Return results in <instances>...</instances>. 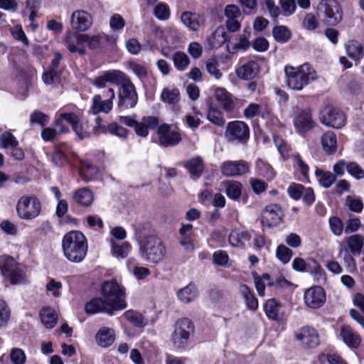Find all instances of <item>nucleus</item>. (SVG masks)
Segmentation results:
<instances>
[{
    "instance_id": "31",
    "label": "nucleus",
    "mask_w": 364,
    "mask_h": 364,
    "mask_svg": "<svg viewBox=\"0 0 364 364\" xmlns=\"http://www.w3.org/2000/svg\"><path fill=\"white\" fill-rule=\"evenodd\" d=\"M350 252L354 255H360L364 247V236L360 234L350 235L346 239Z\"/></svg>"
},
{
    "instance_id": "29",
    "label": "nucleus",
    "mask_w": 364,
    "mask_h": 364,
    "mask_svg": "<svg viewBox=\"0 0 364 364\" xmlns=\"http://www.w3.org/2000/svg\"><path fill=\"white\" fill-rule=\"evenodd\" d=\"M39 316L42 323L47 328H53L57 323L58 316L55 310L50 307H43L41 309Z\"/></svg>"
},
{
    "instance_id": "50",
    "label": "nucleus",
    "mask_w": 364,
    "mask_h": 364,
    "mask_svg": "<svg viewBox=\"0 0 364 364\" xmlns=\"http://www.w3.org/2000/svg\"><path fill=\"white\" fill-rule=\"evenodd\" d=\"M124 316L127 321L136 327H143L146 323L144 316L140 313L132 309L125 311Z\"/></svg>"
},
{
    "instance_id": "23",
    "label": "nucleus",
    "mask_w": 364,
    "mask_h": 364,
    "mask_svg": "<svg viewBox=\"0 0 364 364\" xmlns=\"http://www.w3.org/2000/svg\"><path fill=\"white\" fill-rule=\"evenodd\" d=\"M252 33V30L250 26L245 27L243 30V33L240 36L239 41L235 43L230 42L228 40L227 43V50L230 53H235L239 50H247L250 46V42L249 41Z\"/></svg>"
},
{
    "instance_id": "46",
    "label": "nucleus",
    "mask_w": 364,
    "mask_h": 364,
    "mask_svg": "<svg viewBox=\"0 0 364 364\" xmlns=\"http://www.w3.org/2000/svg\"><path fill=\"white\" fill-rule=\"evenodd\" d=\"M281 305L275 299H269L264 305V311L268 318L272 320H279V313Z\"/></svg>"
},
{
    "instance_id": "57",
    "label": "nucleus",
    "mask_w": 364,
    "mask_h": 364,
    "mask_svg": "<svg viewBox=\"0 0 364 364\" xmlns=\"http://www.w3.org/2000/svg\"><path fill=\"white\" fill-rule=\"evenodd\" d=\"M72 129L80 139L88 138L90 136L89 132H87L88 125L85 122H82L79 120Z\"/></svg>"
},
{
    "instance_id": "3",
    "label": "nucleus",
    "mask_w": 364,
    "mask_h": 364,
    "mask_svg": "<svg viewBox=\"0 0 364 364\" xmlns=\"http://www.w3.org/2000/svg\"><path fill=\"white\" fill-rule=\"evenodd\" d=\"M284 73L288 87L295 90H302L317 78L316 72L309 63L298 67L287 65Z\"/></svg>"
},
{
    "instance_id": "25",
    "label": "nucleus",
    "mask_w": 364,
    "mask_h": 364,
    "mask_svg": "<svg viewBox=\"0 0 364 364\" xmlns=\"http://www.w3.org/2000/svg\"><path fill=\"white\" fill-rule=\"evenodd\" d=\"M78 121V117L73 112L60 113L55 119V126L58 129L60 133H67L69 132V129L64 125L63 122H67L73 128Z\"/></svg>"
},
{
    "instance_id": "45",
    "label": "nucleus",
    "mask_w": 364,
    "mask_h": 364,
    "mask_svg": "<svg viewBox=\"0 0 364 364\" xmlns=\"http://www.w3.org/2000/svg\"><path fill=\"white\" fill-rule=\"evenodd\" d=\"M256 170L258 175L270 181L275 176V172L272 167L264 161L257 159L256 161Z\"/></svg>"
},
{
    "instance_id": "9",
    "label": "nucleus",
    "mask_w": 364,
    "mask_h": 364,
    "mask_svg": "<svg viewBox=\"0 0 364 364\" xmlns=\"http://www.w3.org/2000/svg\"><path fill=\"white\" fill-rule=\"evenodd\" d=\"M225 136L230 142L245 143L250 138L249 127L242 121L230 122L227 125Z\"/></svg>"
},
{
    "instance_id": "32",
    "label": "nucleus",
    "mask_w": 364,
    "mask_h": 364,
    "mask_svg": "<svg viewBox=\"0 0 364 364\" xmlns=\"http://www.w3.org/2000/svg\"><path fill=\"white\" fill-rule=\"evenodd\" d=\"M321 145L323 151L328 154H334L337 149L336 136L331 131L326 132L321 137Z\"/></svg>"
},
{
    "instance_id": "64",
    "label": "nucleus",
    "mask_w": 364,
    "mask_h": 364,
    "mask_svg": "<svg viewBox=\"0 0 364 364\" xmlns=\"http://www.w3.org/2000/svg\"><path fill=\"white\" fill-rule=\"evenodd\" d=\"M11 360L14 364H24L26 355L20 348H14L10 354Z\"/></svg>"
},
{
    "instance_id": "28",
    "label": "nucleus",
    "mask_w": 364,
    "mask_h": 364,
    "mask_svg": "<svg viewBox=\"0 0 364 364\" xmlns=\"http://www.w3.org/2000/svg\"><path fill=\"white\" fill-rule=\"evenodd\" d=\"M345 48L349 58L360 61L364 57V48L356 41H350L345 44Z\"/></svg>"
},
{
    "instance_id": "49",
    "label": "nucleus",
    "mask_w": 364,
    "mask_h": 364,
    "mask_svg": "<svg viewBox=\"0 0 364 364\" xmlns=\"http://www.w3.org/2000/svg\"><path fill=\"white\" fill-rule=\"evenodd\" d=\"M207 118L210 122L219 127H223L225 123L223 112L215 106L210 107Z\"/></svg>"
},
{
    "instance_id": "44",
    "label": "nucleus",
    "mask_w": 364,
    "mask_h": 364,
    "mask_svg": "<svg viewBox=\"0 0 364 364\" xmlns=\"http://www.w3.org/2000/svg\"><path fill=\"white\" fill-rule=\"evenodd\" d=\"M272 35L275 41L280 43H285L291 38V31L285 26H274Z\"/></svg>"
},
{
    "instance_id": "19",
    "label": "nucleus",
    "mask_w": 364,
    "mask_h": 364,
    "mask_svg": "<svg viewBox=\"0 0 364 364\" xmlns=\"http://www.w3.org/2000/svg\"><path fill=\"white\" fill-rule=\"evenodd\" d=\"M295 112L296 116L294 117V124L299 132L304 133L313 128L314 121L309 110L300 109L296 107H295Z\"/></svg>"
},
{
    "instance_id": "17",
    "label": "nucleus",
    "mask_w": 364,
    "mask_h": 364,
    "mask_svg": "<svg viewBox=\"0 0 364 364\" xmlns=\"http://www.w3.org/2000/svg\"><path fill=\"white\" fill-rule=\"evenodd\" d=\"M159 143L160 145L168 147L178 144L181 140V134L176 131H171L167 124H164L158 127Z\"/></svg>"
},
{
    "instance_id": "62",
    "label": "nucleus",
    "mask_w": 364,
    "mask_h": 364,
    "mask_svg": "<svg viewBox=\"0 0 364 364\" xmlns=\"http://www.w3.org/2000/svg\"><path fill=\"white\" fill-rule=\"evenodd\" d=\"M129 68L141 80L147 76L146 68L137 63L130 62Z\"/></svg>"
},
{
    "instance_id": "59",
    "label": "nucleus",
    "mask_w": 364,
    "mask_h": 364,
    "mask_svg": "<svg viewBox=\"0 0 364 364\" xmlns=\"http://www.w3.org/2000/svg\"><path fill=\"white\" fill-rule=\"evenodd\" d=\"M85 43L91 50L99 48L101 45L102 36L100 35L88 36L85 34Z\"/></svg>"
},
{
    "instance_id": "39",
    "label": "nucleus",
    "mask_w": 364,
    "mask_h": 364,
    "mask_svg": "<svg viewBox=\"0 0 364 364\" xmlns=\"http://www.w3.org/2000/svg\"><path fill=\"white\" fill-rule=\"evenodd\" d=\"M250 235L246 231L232 230L229 235V242L233 247H242L250 240Z\"/></svg>"
},
{
    "instance_id": "4",
    "label": "nucleus",
    "mask_w": 364,
    "mask_h": 364,
    "mask_svg": "<svg viewBox=\"0 0 364 364\" xmlns=\"http://www.w3.org/2000/svg\"><path fill=\"white\" fill-rule=\"evenodd\" d=\"M101 294L115 311L126 308L124 288L116 280L104 282L101 285Z\"/></svg>"
},
{
    "instance_id": "38",
    "label": "nucleus",
    "mask_w": 364,
    "mask_h": 364,
    "mask_svg": "<svg viewBox=\"0 0 364 364\" xmlns=\"http://www.w3.org/2000/svg\"><path fill=\"white\" fill-rule=\"evenodd\" d=\"M225 193L227 196L234 200L240 198L242 194V186L241 183L235 181H228L224 182Z\"/></svg>"
},
{
    "instance_id": "58",
    "label": "nucleus",
    "mask_w": 364,
    "mask_h": 364,
    "mask_svg": "<svg viewBox=\"0 0 364 364\" xmlns=\"http://www.w3.org/2000/svg\"><path fill=\"white\" fill-rule=\"evenodd\" d=\"M63 284L61 282H57L54 279H50L46 284V289L48 292H50L54 297L60 296V290L62 289Z\"/></svg>"
},
{
    "instance_id": "30",
    "label": "nucleus",
    "mask_w": 364,
    "mask_h": 364,
    "mask_svg": "<svg viewBox=\"0 0 364 364\" xmlns=\"http://www.w3.org/2000/svg\"><path fill=\"white\" fill-rule=\"evenodd\" d=\"M98 345L106 348L111 346L114 341V331L107 327L100 328L95 336Z\"/></svg>"
},
{
    "instance_id": "55",
    "label": "nucleus",
    "mask_w": 364,
    "mask_h": 364,
    "mask_svg": "<svg viewBox=\"0 0 364 364\" xmlns=\"http://www.w3.org/2000/svg\"><path fill=\"white\" fill-rule=\"evenodd\" d=\"M277 257L284 264H287L291 259L293 252L292 251L284 245H279L276 251Z\"/></svg>"
},
{
    "instance_id": "52",
    "label": "nucleus",
    "mask_w": 364,
    "mask_h": 364,
    "mask_svg": "<svg viewBox=\"0 0 364 364\" xmlns=\"http://www.w3.org/2000/svg\"><path fill=\"white\" fill-rule=\"evenodd\" d=\"M154 14L159 20L166 21L169 18L171 11L166 4L161 2L156 6Z\"/></svg>"
},
{
    "instance_id": "13",
    "label": "nucleus",
    "mask_w": 364,
    "mask_h": 364,
    "mask_svg": "<svg viewBox=\"0 0 364 364\" xmlns=\"http://www.w3.org/2000/svg\"><path fill=\"white\" fill-rule=\"evenodd\" d=\"M250 171V166L247 161H226L221 166L222 173L228 177H235L245 175Z\"/></svg>"
},
{
    "instance_id": "42",
    "label": "nucleus",
    "mask_w": 364,
    "mask_h": 364,
    "mask_svg": "<svg viewBox=\"0 0 364 364\" xmlns=\"http://www.w3.org/2000/svg\"><path fill=\"white\" fill-rule=\"evenodd\" d=\"M315 174L319 184L326 188L331 187L336 179L335 175L331 172L318 168L316 170Z\"/></svg>"
},
{
    "instance_id": "5",
    "label": "nucleus",
    "mask_w": 364,
    "mask_h": 364,
    "mask_svg": "<svg viewBox=\"0 0 364 364\" xmlns=\"http://www.w3.org/2000/svg\"><path fill=\"white\" fill-rule=\"evenodd\" d=\"M166 250L162 241L157 237H144L140 243L142 258L153 263H158L165 257Z\"/></svg>"
},
{
    "instance_id": "14",
    "label": "nucleus",
    "mask_w": 364,
    "mask_h": 364,
    "mask_svg": "<svg viewBox=\"0 0 364 364\" xmlns=\"http://www.w3.org/2000/svg\"><path fill=\"white\" fill-rule=\"evenodd\" d=\"M92 24V16L84 10H76L71 14L70 26L75 31H85L91 27Z\"/></svg>"
},
{
    "instance_id": "41",
    "label": "nucleus",
    "mask_w": 364,
    "mask_h": 364,
    "mask_svg": "<svg viewBox=\"0 0 364 364\" xmlns=\"http://www.w3.org/2000/svg\"><path fill=\"white\" fill-rule=\"evenodd\" d=\"M240 292L245 299L247 308L250 310H256L258 307L257 299L250 289L247 285L242 284L240 287Z\"/></svg>"
},
{
    "instance_id": "27",
    "label": "nucleus",
    "mask_w": 364,
    "mask_h": 364,
    "mask_svg": "<svg viewBox=\"0 0 364 364\" xmlns=\"http://www.w3.org/2000/svg\"><path fill=\"white\" fill-rule=\"evenodd\" d=\"M113 106L110 100H102V95H95L92 98V112L97 114L100 112L108 113Z\"/></svg>"
},
{
    "instance_id": "40",
    "label": "nucleus",
    "mask_w": 364,
    "mask_h": 364,
    "mask_svg": "<svg viewBox=\"0 0 364 364\" xmlns=\"http://www.w3.org/2000/svg\"><path fill=\"white\" fill-rule=\"evenodd\" d=\"M160 99L164 103L174 105L180 100V92L177 88L165 87L161 93Z\"/></svg>"
},
{
    "instance_id": "34",
    "label": "nucleus",
    "mask_w": 364,
    "mask_h": 364,
    "mask_svg": "<svg viewBox=\"0 0 364 364\" xmlns=\"http://www.w3.org/2000/svg\"><path fill=\"white\" fill-rule=\"evenodd\" d=\"M177 296L181 302L185 304L190 303L198 296L197 288L194 284H189L177 292Z\"/></svg>"
},
{
    "instance_id": "54",
    "label": "nucleus",
    "mask_w": 364,
    "mask_h": 364,
    "mask_svg": "<svg viewBox=\"0 0 364 364\" xmlns=\"http://www.w3.org/2000/svg\"><path fill=\"white\" fill-rule=\"evenodd\" d=\"M347 172L353 178L357 180H361L364 178V170L363 168L355 161H351L348 163Z\"/></svg>"
},
{
    "instance_id": "16",
    "label": "nucleus",
    "mask_w": 364,
    "mask_h": 364,
    "mask_svg": "<svg viewBox=\"0 0 364 364\" xmlns=\"http://www.w3.org/2000/svg\"><path fill=\"white\" fill-rule=\"evenodd\" d=\"M296 340L309 348L316 347L319 344V336L315 328L309 326H304L295 333Z\"/></svg>"
},
{
    "instance_id": "12",
    "label": "nucleus",
    "mask_w": 364,
    "mask_h": 364,
    "mask_svg": "<svg viewBox=\"0 0 364 364\" xmlns=\"http://www.w3.org/2000/svg\"><path fill=\"white\" fill-rule=\"evenodd\" d=\"M284 217L282 208L275 203L269 204L262 212L261 221L269 228L279 225Z\"/></svg>"
},
{
    "instance_id": "10",
    "label": "nucleus",
    "mask_w": 364,
    "mask_h": 364,
    "mask_svg": "<svg viewBox=\"0 0 364 364\" xmlns=\"http://www.w3.org/2000/svg\"><path fill=\"white\" fill-rule=\"evenodd\" d=\"M319 119L322 124L335 129L343 127L346 121L345 114L332 106L324 107L320 113Z\"/></svg>"
},
{
    "instance_id": "51",
    "label": "nucleus",
    "mask_w": 364,
    "mask_h": 364,
    "mask_svg": "<svg viewBox=\"0 0 364 364\" xmlns=\"http://www.w3.org/2000/svg\"><path fill=\"white\" fill-rule=\"evenodd\" d=\"M17 146H18V141L10 132H5L0 136V146L1 148L7 149Z\"/></svg>"
},
{
    "instance_id": "1",
    "label": "nucleus",
    "mask_w": 364,
    "mask_h": 364,
    "mask_svg": "<svg viewBox=\"0 0 364 364\" xmlns=\"http://www.w3.org/2000/svg\"><path fill=\"white\" fill-rule=\"evenodd\" d=\"M119 86L117 92V106L122 109L134 108L138 102V94L130 77L120 70H109L96 77L93 85L98 88H104L107 84Z\"/></svg>"
},
{
    "instance_id": "43",
    "label": "nucleus",
    "mask_w": 364,
    "mask_h": 364,
    "mask_svg": "<svg viewBox=\"0 0 364 364\" xmlns=\"http://www.w3.org/2000/svg\"><path fill=\"white\" fill-rule=\"evenodd\" d=\"M16 267L17 263L13 257L6 255L0 256V269L4 277L11 274Z\"/></svg>"
},
{
    "instance_id": "60",
    "label": "nucleus",
    "mask_w": 364,
    "mask_h": 364,
    "mask_svg": "<svg viewBox=\"0 0 364 364\" xmlns=\"http://www.w3.org/2000/svg\"><path fill=\"white\" fill-rule=\"evenodd\" d=\"M5 277L9 278L12 284H21L25 281L24 273L18 267L14 269L11 274H7Z\"/></svg>"
},
{
    "instance_id": "37",
    "label": "nucleus",
    "mask_w": 364,
    "mask_h": 364,
    "mask_svg": "<svg viewBox=\"0 0 364 364\" xmlns=\"http://www.w3.org/2000/svg\"><path fill=\"white\" fill-rule=\"evenodd\" d=\"M74 200L82 206H89L93 201L94 196L88 188H83L76 191L73 196Z\"/></svg>"
},
{
    "instance_id": "7",
    "label": "nucleus",
    "mask_w": 364,
    "mask_h": 364,
    "mask_svg": "<svg viewBox=\"0 0 364 364\" xmlns=\"http://www.w3.org/2000/svg\"><path fill=\"white\" fill-rule=\"evenodd\" d=\"M317 9L318 16L328 25L336 26L343 20V9L336 0H321Z\"/></svg>"
},
{
    "instance_id": "24",
    "label": "nucleus",
    "mask_w": 364,
    "mask_h": 364,
    "mask_svg": "<svg viewBox=\"0 0 364 364\" xmlns=\"http://www.w3.org/2000/svg\"><path fill=\"white\" fill-rule=\"evenodd\" d=\"M343 342L350 348H357L361 343L360 335L348 326H342L340 333Z\"/></svg>"
},
{
    "instance_id": "18",
    "label": "nucleus",
    "mask_w": 364,
    "mask_h": 364,
    "mask_svg": "<svg viewBox=\"0 0 364 364\" xmlns=\"http://www.w3.org/2000/svg\"><path fill=\"white\" fill-rule=\"evenodd\" d=\"M214 97L221 107L227 112L234 110L237 98L223 87H216L214 91Z\"/></svg>"
},
{
    "instance_id": "11",
    "label": "nucleus",
    "mask_w": 364,
    "mask_h": 364,
    "mask_svg": "<svg viewBox=\"0 0 364 364\" xmlns=\"http://www.w3.org/2000/svg\"><path fill=\"white\" fill-rule=\"evenodd\" d=\"M85 38V34L68 31L63 40V43L70 53H77L82 56L86 54Z\"/></svg>"
},
{
    "instance_id": "2",
    "label": "nucleus",
    "mask_w": 364,
    "mask_h": 364,
    "mask_svg": "<svg viewBox=\"0 0 364 364\" xmlns=\"http://www.w3.org/2000/svg\"><path fill=\"white\" fill-rule=\"evenodd\" d=\"M64 256L71 262H81L87 252V242L80 231L73 230L66 233L62 240Z\"/></svg>"
},
{
    "instance_id": "6",
    "label": "nucleus",
    "mask_w": 364,
    "mask_h": 364,
    "mask_svg": "<svg viewBox=\"0 0 364 364\" xmlns=\"http://www.w3.org/2000/svg\"><path fill=\"white\" fill-rule=\"evenodd\" d=\"M42 204L39 198L33 195H24L20 197L16 205L18 217L25 220H32L41 213Z\"/></svg>"
},
{
    "instance_id": "20",
    "label": "nucleus",
    "mask_w": 364,
    "mask_h": 364,
    "mask_svg": "<svg viewBox=\"0 0 364 364\" xmlns=\"http://www.w3.org/2000/svg\"><path fill=\"white\" fill-rule=\"evenodd\" d=\"M85 311L87 314L105 312L112 315L115 310L103 297H97L85 304Z\"/></svg>"
},
{
    "instance_id": "36",
    "label": "nucleus",
    "mask_w": 364,
    "mask_h": 364,
    "mask_svg": "<svg viewBox=\"0 0 364 364\" xmlns=\"http://www.w3.org/2000/svg\"><path fill=\"white\" fill-rule=\"evenodd\" d=\"M183 24L193 31H197L200 28L199 15L190 11H184L181 16Z\"/></svg>"
},
{
    "instance_id": "61",
    "label": "nucleus",
    "mask_w": 364,
    "mask_h": 364,
    "mask_svg": "<svg viewBox=\"0 0 364 364\" xmlns=\"http://www.w3.org/2000/svg\"><path fill=\"white\" fill-rule=\"evenodd\" d=\"M304 186L301 184L292 183L287 189L288 194L294 200H299L301 198Z\"/></svg>"
},
{
    "instance_id": "21",
    "label": "nucleus",
    "mask_w": 364,
    "mask_h": 364,
    "mask_svg": "<svg viewBox=\"0 0 364 364\" xmlns=\"http://www.w3.org/2000/svg\"><path fill=\"white\" fill-rule=\"evenodd\" d=\"M292 268L297 272H309L323 276L321 266L313 259L305 261L302 258L296 257L293 260Z\"/></svg>"
},
{
    "instance_id": "47",
    "label": "nucleus",
    "mask_w": 364,
    "mask_h": 364,
    "mask_svg": "<svg viewBox=\"0 0 364 364\" xmlns=\"http://www.w3.org/2000/svg\"><path fill=\"white\" fill-rule=\"evenodd\" d=\"M171 58L175 68L179 71L185 70L190 63V60L188 55L181 51L175 53Z\"/></svg>"
},
{
    "instance_id": "35",
    "label": "nucleus",
    "mask_w": 364,
    "mask_h": 364,
    "mask_svg": "<svg viewBox=\"0 0 364 364\" xmlns=\"http://www.w3.org/2000/svg\"><path fill=\"white\" fill-rule=\"evenodd\" d=\"M79 171L80 177L86 182H88L97 175L99 170L97 166L85 160L81 161V166Z\"/></svg>"
},
{
    "instance_id": "22",
    "label": "nucleus",
    "mask_w": 364,
    "mask_h": 364,
    "mask_svg": "<svg viewBox=\"0 0 364 364\" xmlns=\"http://www.w3.org/2000/svg\"><path fill=\"white\" fill-rule=\"evenodd\" d=\"M259 72V65L255 60H250L236 69L237 76L242 80H250L255 78Z\"/></svg>"
},
{
    "instance_id": "33",
    "label": "nucleus",
    "mask_w": 364,
    "mask_h": 364,
    "mask_svg": "<svg viewBox=\"0 0 364 364\" xmlns=\"http://www.w3.org/2000/svg\"><path fill=\"white\" fill-rule=\"evenodd\" d=\"M208 41L212 48H219L225 42L228 43V36L225 28L218 26L208 38Z\"/></svg>"
},
{
    "instance_id": "63",
    "label": "nucleus",
    "mask_w": 364,
    "mask_h": 364,
    "mask_svg": "<svg viewBox=\"0 0 364 364\" xmlns=\"http://www.w3.org/2000/svg\"><path fill=\"white\" fill-rule=\"evenodd\" d=\"M346 204L350 210L355 213H360L363 208V204L360 199L353 198L350 196L346 198Z\"/></svg>"
},
{
    "instance_id": "26",
    "label": "nucleus",
    "mask_w": 364,
    "mask_h": 364,
    "mask_svg": "<svg viewBox=\"0 0 364 364\" xmlns=\"http://www.w3.org/2000/svg\"><path fill=\"white\" fill-rule=\"evenodd\" d=\"M184 166L194 179H197L201 176L204 168L203 159L200 156L188 160L184 163Z\"/></svg>"
},
{
    "instance_id": "53",
    "label": "nucleus",
    "mask_w": 364,
    "mask_h": 364,
    "mask_svg": "<svg viewBox=\"0 0 364 364\" xmlns=\"http://www.w3.org/2000/svg\"><path fill=\"white\" fill-rule=\"evenodd\" d=\"M11 310L7 304L0 299V328L5 327L10 319Z\"/></svg>"
},
{
    "instance_id": "15",
    "label": "nucleus",
    "mask_w": 364,
    "mask_h": 364,
    "mask_svg": "<svg viewBox=\"0 0 364 364\" xmlns=\"http://www.w3.org/2000/svg\"><path fill=\"white\" fill-rule=\"evenodd\" d=\"M304 299L307 306L311 309H318L326 301V294L322 287L315 286L305 291Z\"/></svg>"
},
{
    "instance_id": "56",
    "label": "nucleus",
    "mask_w": 364,
    "mask_h": 364,
    "mask_svg": "<svg viewBox=\"0 0 364 364\" xmlns=\"http://www.w3.org/2000/svg\"><path fill=\"white\" fill-rule=\"evenodd\" d=\"M48 120L49 117L38 110L34 111L30 115V123L31 124H38L41 127H45L48 122Z\"/></svg>"
},
{
    "instance_id": "8",
    "label": "nucleus",
    "mask_w": 364,
    "mask_h": 364,
    "mask_svg": "<svg viewBox=\"0 0 364 364\" xmlns=\"http://www.w3.org/2000/svg\"><path fill=\"white\" fill-rule=\"evenodd\" d=\"M193 331L194 326L191 320L186 318L178 320L171 335V342L174 347L179 349L186 348Z\"/></svg>"
},
{
    "instance_id": "48",
    "label": "nucleus",
    "mask_w": 364,
    "mask_h": 364,
    "mask_svg": "<svg viewBox=\"0 0 364 364\" xmlns=\"http://www.w3.org/2000/svg\"><path fill=\"white\" fill-rule=\"evenodd\" d=\"M111 245L112 255L118 258L127 257L131 250V246L127 242L118 245L115 242L111 241Z\"/></svg>"
}]
</instances>
